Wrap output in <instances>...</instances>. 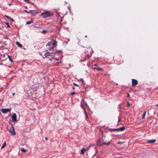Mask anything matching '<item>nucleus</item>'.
<instances>
[{"instance_id":"1","label":"nucleus","mask_w":158,"mask_h":158,"mask_svg":"<svg viewBox=\"0 0 158 158\" xmlns=\"http://www.w3.org/2000/svg\"><path fill=\"white\" fill-rule=\"evenodd\" d=\"M51 16L50 13L48 11H46L43 12L40 15V16L43 18H46Z\"/></svg>"},{"instance_id":"2","label":"nucleus","mask_w":158,"mask_h":158,"mask_svg":"<svg viewBox=\"0 0 158 158\" xmlns=\"http://www.w3.org/2000/svg\"><path fill=\"white\" fill-rule=\"evenodd\" d=\"M9 131L11 135H15L16 134L15 131L14 127L12 126H11V127L9 129Z\"/></svg>"},{"instance_id":"3","label":"nucleus","mask_w":158,"mask_h":158,"mask_svg":"<svg viewBox=\"0 0 158 158\" xmlns=\"http://www.w3.org/2000/svg\"><path fill=\"white\" fill-rule=\"evenodd\" d=\"M57 42L56 40H53V46L51 48H48V49L50 51H52L53 50L54 46L56 47L57 46Z\"/></svg>"},{"instance_id":"4","label":"nucleus","mask_w":158,"mask_h":158,"mask_svg":"<svg viewBox=\"0 0 158 158\" xmlns=\"http://www.w3.org/2000/svg\"><path fill=\"white\" fill-rule=\"evenodd\" d=\"M103 139L102 138H100L98 139L97 142V145L99 147H101V145L102 144V143L103 142Z\"/></svg>"},{"instance_id":"5","label":"nucleus","mask_w":158,"mask_h":158,"mask_svg":"<svg viewBox=\"0 0 158 158\" xmlns=\"http://www.w3.org/2000/svg\"><path fill=\"white\" fill-rule=\"evenodd\" d=\"M11 110L10 109H1V111L2 113H6L8 112H10Z\"/></svg>"},{"instance_id":"6","label":"nucleus","mask_w":158,"mask_h":158,"mask_svg":"<svg viewBox=\"0 0 158 158\" xmlns=\"http://www.w3.org/2000/svg\"><path fill=\"white\" fill-rule=\"evenodd\" d=\"M132 83L133 86H135L138 83V81L135 79H132Z\"/></svg>"},{"instance_id":"7","label":"nucleus","mask_w":158,"mask_h":158,"mask_svg":"<svg viewBox=\"0 0 158 158\" xmlns=\"http://www.w3.org/2000/svg\"><path fill=\"white\" fill-rule=\"evenodd\" d=\"M11 118L13 121L15 122L16 121V115L14 113L11 116Z\"/></svg>"},{"instance_id":"8","label":"nucleus","mask_w":158,"mask_h":158,"mask_svg":"<svg viewBox=\"0 0 158 158\" xmlns=\"http://www.w3.org/2000/svg\"><path fill=\"white\" fill-rule=\"evenodd\" d=\"M29 12L31 15H35L37 13V12L36 11L32 10H30L29 11Z\"/></svg>"},{"instance_id":"9","label":"nucleus","mask_w":158,"mask_h":158,"mask_svg":"<svg viewBox=\"0 0 158 158\" xmlns=\"http://www.w3.org/2000/svg\"><path fill=\"white\" fill-rule=\"evenodd\" d=\"M110 144V142H109L107 143H106L105 142H104L103 141L102 143V144L101 145V146H104L105 145H106V146L108 145H109Z\"/></svg>"},{"instance_id":"10","label":"nucleus","mask_w":158,"mask_h":158,"mask_svg":"<svg viewBox=\"0 0 158 158\" xmlns=\"http://www.w3.org/2000/svg\"><path fill=\"white\" fill-rule=\"evenodd\" d=\"M156 142V140L155 139L148 140L147 142L149 143H152Z\"/></svg>"},{"instance_id":"11","label":"nucleus","mask_w":158,"mask_h":158,"mask_svg":"<svg viewBox=\"0 0 158 158\" xmlns=\"http://www.w3.org/2000/svg\"><path fill=\"white\" fill-rule=\"evenodd\" d=\"M52 53H53V52L50 53L47 52L44 54V56L45 57H47L48 56H51V54Z\"/></svg>"},{"instance_id":"12","label":"nucleus","mask_w":158,"mask_h":158,"mask_svg":"<svg viewBox=\"0 0 158 158\" xmlns=\"http://www.w3.org/2000/svg\"><path fill=\"white\" fill-rule=\"evenodd\" d=\"M94 69H96L98 70L102 71L103 70L100 67H94Z\"/></svg>"},{"instance_id":"13","label":"nucleus","mask_w":158,"mask_h":158,"mask_svg":"<svg viewBox=\"0 0 158 158\" xmlns=\"http://www.w3.org/2000/svg\"><path fill=\"white\" fill-rule=\"evenodd\" d=\"M118 128V131H123L125 129V127H120Z\"/></svg>"},{"instance_id":"14","label":"nucleus","mask_w":158,"mask_h":158,"mask_svg":"<svg viewBox=\"0 0 158 158\" xmlns=\"http://www.w3.org/2000/svg\"><path fill=\"white\" fill-rule=\"evenodd\" d=\"M16 44L20 48H21L22 47V45L21 44H20L19 42L18 41L16 42Z\"/></svg>"},{"instance_id":"15","label":"nucleus","mask_w":158,"mask_h":158,"mask_svg":"<svg viewBox=\"0 0 158 158\" xmlns=\"http://www.w3.org/2000/svg\"><path fill=\"white\" fill-rule=\"evenodd\" d=\"M6 146V142H5L2 145V146L1 149H2L4 148V147Z\"/></svg>"},{"instance_id":"16","label":"nucleus","mask_w":158,"mask_h":158,"mask_svg":"<svg viewBox=\"0 0 158 158\" xmlns=\"http://www.w3.org/2000/svg\"><path fill=\"white\" fill-rule=\"evenodd\" d=\"M85 148H82L81 150V154H84V153L85 152Z\"/></svg>"},{"instance_id":"17","label":"nucleus","mask_w":158,"mask_h":158,"mask_svg":"<svg viewBox=\"0 0 158 158\" xmlns=\"http://www.w3.org/2000/svg\"><path fill=\"white\" fill-rule=\"evenodd\" d=\"M146 111H145L143 113L142 117V119H143L145 117V116L146 114Z\"/></svg>"},{"instance_id":"18","label":"nucleus","mask_w":158,"mask_h":158,"mask_svg":"<svg viewBox=\"0 0 158 158\" xmlns=\"http://www.w3.org/2000/svg\"><path fill=\"white\" fill-rule=\"evenodd\" d=\"M8 58L9 59V60L11 62H13V61L11 59V56H10L9 55H8Z\"/></svg>"},{"instance_id":"19","label":"nucleus","mask_w":158,"mask_h":158,"mask_svg":"<svg viewBox=\"0 0 158 158\" xmlns=\"http://www.w3.org/2000/svg\"><path fill=\"white\" fill-rule=\"evenodd\" d=\"M21 151L22 152H24L27 151L24 148H21Z\"/></svg>"},{"instance_id":"20","label":"nucleus","mask_w":158,"mask_h":158,"mask_svg":"<svg viewBox=\"0 0 158 158\" xmlns=\"http://www.w3.org/2000/svg\"><path fill=\"white\" fill-rule=\"evenodd\" d=\"M81 108L84 110V112H85V109L84 107V106L82 104H81Z\"/></svg>"},{"instance_id":"21","label":"nucleus","mask_w":158,"mask_h":158,"mask_svg":"<svg viewBox=\"0 0 158 158\" xmlns=\"http://www.w3.org/2000/svg\"><path fill=\"white\" fill-rule=\"evenodd\" d=\"M32 23V21H27V22H26V24H31Z\"/></svg>"},{"instance_id":"22","label":"nucleus","mask_w":158,"mask_h":158,"mask_svg":"<svg viewBox=\"0 0 158 158\" xmlns=\"http://www.w3.org/2000/svg\"><path fill=\"white\" fill-rule=\"evenodd\" d=\"M111 130H113V131H118V128H116V129H111Z\"/></svg>"},{"instance_id":"23","label":"nucleus","mask_w":158,"mask_h":158,"mask_svg":"<svg viewBox=\"0 0 158 158\" xmlns=\"http://www.w3.org/2000/svg\"><path fill=\"white\" fill-rule=\"evenodd\" d=\"M60 52V51L59 50H57L54 52H53V53H59Z\"/></svg>"},{"instance_id":"24","label":"nucleus","mask_w":158,"mask_h":158,"mask_svg":"<svg viewBox=\"0 0 158 158\" xmlns=\"http://www.w3.org/2000/svg\"><path fill=\"white\" fill-rule=\"evenodd\" d=\"M90 146V145L88 147H86L85 148H84L85 149V151L87 150L89 148Z\"/></svg>"},{"instance_id":"25","label":"nucleus","mask_w":158,"mask_h":158,"mask_svg":"<svg viewBox=\"0 0 158 158\" xmlns=\"http://www.w3.org/2000/svg\"><path fill=\"white\" fill-rule=\"evenodd\" d=\"M85 115L86 118H88V117L87 115V113H86V111H85Z\"/></svg>"},{"instance_id":"26","label":"nucleus","mask_w":158,"mask_h":158,"mask_svg":"<svg viewBox=\"0 0 158 158\" xmlns=\"http://www.w3.org/2000/svg\"><path fill=\"white\" fill-rule=\"evenodd\" d=\"M50 45V43L49 42H48L47 44H46V46H49Z\"/></svg>"},{"instance_id":"27","label":"nucleus","mask_w":158,"mask_h":158,"mask_svg":"<svg viewBox=\"0 0 158 158\" xmlns=\"http://www.w3.org/2000/svg\"><path fill=\"white\" fill-rule=\"evenodd\" d=\"M47 32V31L46 30H43L42 31V33H46Z\"/></svg>"},{"instance_id":"28","label":"nucleus","mask_w":158,"mask_h":158,"mask_svg":"<svg viewBox=\"0 0 158 158\" xmlns=\"http://www.w3.org/2000/svg\"><path fill=\"white\" fill-rule=\"evenodd\" d=\"M73 85H74L75 86H79L77 84H76L75 83H73Z\"/></svg>"},{"instance_id":"29","label":"nucleus","mask_w":158,"mask_h":158,"mask_svg":"<svg viewBox=\"0 0 158 158\" xmlns=\"http://www.w3.org/2000/svg\"><path fill=\"white\" fill-rule=\"evenodd\" d=\"M6 17L7 18H10V19H11L12 20H13V19H11L10 17H9V16H6Z\"/></svg>"},{"instance_id":"30","label":"nucleus","mask_w":158,"mask_h":158,"mask_svg":"<svg viewBox=\"0 0 158 158\" xmlns=\"http://www.w3.org/2000/svg\"><path fill=\"white\" fill-rule=\"evenodd\" d=\"M130 106V104L128 102H127V106L129 107Z\"/></svg>"},{"instance_id":"31","label":"nucleus","mask_w":158,"mask_h":158,"mask_svg":"<svg viewBox=\"0 0 158 158\" xmlns=\"http://www.w3.org/2000/svg\"><path fill=\"white\" fill-rule=\"evenodd\" d=\"M24 11L27 13H30L29 11H27V10H25Z\"/></svg>"},{"instance_id":"32","label":"nucleus","mask_w":158,"mask_h":158,"mask_svg":"<svg viewBox=\"0 0 158 158\" xmlns=\"http://www.w3.org/2000/svg\"><path fill=\"white\" fill-rule=\"evenodd\" d=\"M75 94V92H73L72 93H71V94L72 95H73Z\"/></svg>"},{"instance_id":"33","label":"nucleus","mask_w":158,"mask_h":158,"mask_svg":"<svg viewBox=\"0 0 158 158\" xmlns=\"http://www.w3.org/2000/svg\"><path fill=\"white\" fill-rule=\"evenodd\" d=\"M129 96H130V95L128 93L127 95V97L128 98L129 97Z\"/></svg>"},{"instance_id":"34","label":"nucleus","mask_w":158,"mask_h":158,"mask_svg":"<svg viewBox=\"0 0 158 158\" xmlns=\"http://www.w3.org/2000/svg\"><path fill=\"white\" fill-rule=\"evenodd\" d=\"M121 120V119H118V123Z\"/></svg>"},{"instance_id":"35","label":"nucleus","mask_w":158,"mask_h":158,"mask_svg":"<svg viewBox=\"0 0 158 158\" xmlns=\"http://www.w3.org/2000/svg\"><path fill=\"white\" fill-rule=\"evenodd\" d=\"M29 0H24V1L26 2H28V1H29Z\"/></svg>"},{"instance_id":"36","label":"nucleus","mask_w":158,"mask_h":158,"mask_svg":"<svg viewBox=\"0 0 158 158\" xmlns=\"http://www.w3.org/2000/svg\"><path fill=\"white\" fill-rule=\"evenodd\" d=\"M55 59H56V60H59V59H57V58H54Z\"/></svg>"},{"instance_id":"37","label":"nucleus","mask_w":158,"mask_h":158,"mask_svg":"<svg viewBox=\"0 0 158 158\" xmlns=\"http://www.w3.org/2000/svg\"><path fill=\"white\" fill-rule=\"evenodd\" d=\"M45 139L46 140H48V138L47 137H46L45 138Z\"/></svg>"},{"instance_id":"38","label":"nucleus","mask_w":158,"mask_h":158,"mask_svg":"<svg viewBox=\"0 0 158 158\" xmlns=\"http://www.w3.org/2000/svg\"><path fill=\"white\" fill-rule=\"evenodd\" d=\"M52 58H53L54 57V56H53V55H52Z\"/></svg>"},{"instance_id":"39","label":"nucleus","mask_w":158,"mask_h":158,"mask_svg":"<svg viewBox=\"0 0 158 158\" xmlns=\"http://www.w3.org/2000/svg\"><path fill=\"white\" fill-rule=\"evenodd\" d=\"M7 24H8V27H9V25L8 24V23H7Z\"/></svg>"},{"instance_id":"40","label":"nucleus","mask_w":158,"mask_h":158,"mask_svg":"<svg viewBox=\"0 0 158 158\" xmlns=\"http://www.w3.org/2000/svg\"><path fill=\"white\" fill-rule=\"evenodd\" d=\"M60 63V61L57 62V63Z\"/></svg>"},{"instance_id":"41","label":"nucleus","mask_w":158,"mask_h":158,"mask_svg":"<svg viewBox=\"0 0 158 158\" xmlns=\"http://www.w3.org/2000/svg\"><path fill=\"white\" fill-rule=\"evenodd\" d=\"M156 106H158V104L156 105Z\"/></svg>"},{"instance_id":"42","label":"nucleus","mask_w":158,"mask_h":158,"mask_svg":"<svg viewBox=\"0 0 158 158\" xmlns=\"http://www.w3.org/2000/svg\"><path fill=\"white\" fill-rule=\"evenodd\" d=\"M15 93H14L13 94V95H15Z\"/></svg>"},{"instance_id":"43","label":"nucleus","mask_w":158,"mask_h":158,"mask_svg":"<svg viewBox=\"0 0 158 158\" xmlns=\"http://www.w3.org/2000/svg\"><path fill=\"white\" fill-rule=\"evenodd\" d=\"M81 80L82 81H83V80L82 79H81Z\"/></svg>"},{"instance_id":"44","label":"nucleus","mask_w":158,"mask_h":158,"mask_svg":"<svg viewBox=\"0 0 158 158\" xmlns=\"http://www.w3.org/2000/svg\"><path fill=\"white\" fill-rule=\"evenodd\" d=\"M87 57H88V58H89V56H87Z\"/></svg>"},{"instance_id":"45","label":"nucleus","mask_w":158,"mask_h":158,"mask_svg":"<svg viewBox=\"0 0 158 158\" xmlns=\"http://www.w3.org/2000/svg\"><path fill=\"white\" fill-rule=\"evenodd\" d=\"M85 38L87 37V36L86 35H85Z\"/></svg>"},{"instance_id":"46","label":"nucleus","mask_w":158,"mask_h":158,"mask_svg":"<svg viewBox=\"0 0 158 158\" xmlns=\"http://www.w3.org/2000/svg\"><path fill=\"white\" fill-rule=\"evenodd\" d=\"M94 66H97V64H94Z\"/></svg>"},{"instance_id":"47","label":"nucleus","mask_w":158,"mask_h":158,"mask_svg":"<svg viewBox=\"0 0 158 158\" xmlns=\"http://www.w3.org/2000/svg\"><path fill=\"white\" fill-rule=\"evenodd\" d=\"M49 60H51V61H52V60L51 59H49Z\"/></svg>"},{"instance_id":"48","label":"nucleus","mask_w":158,"mask_h":158,"mask_svg":"<svg viewBox=\"0 0 158 158\" xmlns=\"http://www.w3.org/2000/svg\"><path fill=\"white\" fill-rule=\"evenodd\" d=\"M157 117H158V113H157Z\"/></svg>"},{"instance_id":"49","label":"nucleus","mask_w":158,"mask_h":158,"mask_svg":"<svg viewBox=\"0 0 158 158\" xmlns=\"http://www.w3.org/2000/svg\"><path fill=\"white\" fill-rule=\"evenodd\" d=\"M85 105H86V106H87V103H85Z\"/></svg>"},{"instance_id":"50","label":"nucleus","mask_w":158,"mask_h":158,"mask_svg":"<svg viewBox=\"0 0 158 158\" xmlns=\"http://www.w3.org/2000/svg\"><path fill=\"white\" fill-rule=\"evenodd\" d=\"M65 3L66 4H67V2H65Z\"/></svg>"},{"instance_id":"51","label":"nucleus","mask_w":158,"mask_h":158,"mask_svg":"<svg viewBox=\"0 0 158 158\" xmlns=\"http://www.w3.org/2000/svg\"><path fill=\"white\" fill-rule=\"evenodd\" d=\"M120 143V142L118 143Z\"/></svg>"}]
</instances>
